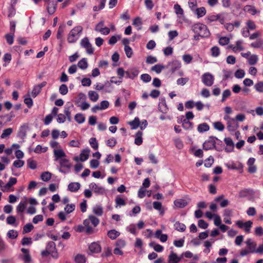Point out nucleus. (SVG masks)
Wrapping results in <instances>:
<instances>
[{
  "label": "nucleus",
  "mask_w": 263,
  "mask_h": 263,
  "mask_svg": "<svg viewBox=\"0 0 263 263\" xmlns=\"http://www.w3.org/2000/svg\"><path fill=\"white\" fill-rule=\"evenodd\" d=\"M75 261L77 263H85L86 258L84 255L78 254L75 257Z\"/></svg>",
  "instance_id": "obj_35"
},
{
  "label": "nucleus",
  "mask_w": 263,
  "mask_h": 263,
  "mask_svg": "<svg viewBox=\"0 0 263 263\" xmlns=\"http://www.w3.org/2000/svg\"><path fill=\"white\" fill-rule=\"evenodd\" d=\"M198 17H202L205 14L206 10L204 7L197 8L196 10Z\"/></svg>",
  "instance_id": "obj_45"
},
{
  "label": "nucleus",
  "mask_w": 263,
  "mask_h": 263,
  "mask_svg": "<svg viewBox=\"0 0 263 263\" xmlns=\"http://www.w3.org/2000/svg\"><path fill=\"white\" fill-rule=\"evenodd\" d=\"M256 209L254 207H250L247 211V214L249 216H254L256 214Z\"/></svg>",
  "instance_id": "obj_59"
},
{
  "label": "nucleus",
  "mask_w": 263,
  "mask_h": 263,
  "mask_svg": "<svg viewBox=\"0 0 263 263\" xmlns=\"http://www.w3.org/2000/svg\"><path fill=\"white\" fill-rule=\"evenodd\" d=\"M215 146V140L214 137H210L209 139L206 141L203 144V148L204 150H209L213 148Z\"/></svg>",
  "instance_id": "obj_9"
},
{
  "label": "nucleus",
  "mask_w": 263,
  "mask_h": 263,
  "mask_svg": "<svg viewBox=\"0 0 263 263\" xmlns=\"http://www.w3.org/2000/svg\"><path fill=\"white\" fill-rule=\"evenodd\" d=\"M89 143L91 147L97 150L98 148V143L95 138H91L89 140Z\"/></svg>",
  "instance_id": "obj_46"
},
{
  "label": "nucleus",
  "mask_w": 263,
  "mask_h": 263,
  "mask_svg": "<svg viewBox=\"0 0 263 263\" xmlns=\"http://www.w3.org/2000/svg\"><path fill=\"white\" fill-rule=\"evenodd\" d=\"M47 249L50 251H52L53 250H55V244L53 241H50L48 242Z\"/></svg>",
  "instance_id": "obj_62"
},
{
  "label": "nucleus",
  "mask_w": 263,
  "mask_h": 263,
  "mask_svg": "<svg viewBox=\"0 0 263 263\" xmlns=\"http://www.w3.org/2000/svg\"><path fill=\"white\" fill-rule=\"evenodd\" d=\"M120 235V233L116 230H111L108 232L107 236L111 239H115Z\"/></svg>",
  "instance_id": "obj_22"
},
{
  "label": "nucleus",
  "mask_w": 263,
  "mask_h": 263,
  "mask_svg": "<svg viewBox=\"0 0 263 263\" xmlns=\"http://www.w3.org/2000/svg\"><path fill=\"white\" fill-rule=\"evenodd\" d=\"M33 226L31 223H28L23 227V233L25 234L30 232L33 229Z\"/></svg>",
  "instance_id": "obj_41"
},
{
  "label": "nucleus",
  "mask_w": 263,
  "mask_h": 263,
  "mask_svg": "<svg viewBox=\"0 0 263 263\" xmlns=\"http://www.w3.org/2000/svg\"><path fill=\"white\" fill-rule=\"evenodd\" d=\"M93 212L98 216H101L103 214V209L100 206H97L93 209Z\"/></svg>",
  "instance_id": "obj_54"
},
{
  "label": "nucleus",
  "mask_w": 263,
  "mask_h": 263,
  "mask_svg": "<svg viewBox=\"0 0 263 263\" xmlns=\"http://www.w3.org/2000/svg\"><path fill=\"white\" fill-rule=\"evenodd\" d=\"M12 131H13V130L11 128H8L5 129L3 131V133H2V134L1 135V138H5L9 136V135H10L11 134V133H12Z\"/></svg>",
  "instance_id": "obj_48"
},
{
  "label": "nucleus",
  "mask_w": 263,
  "mask_h": 263,
  "mask_svg": "<svg viewBox=\"0 0 263 263\" xmlns=\"http://www.w3.org/2000/svg\"><path fill=\"white\" fill-rule=\"evenodd\" d=\"M53 153L55 160H58L60 159H63V158H64L66 156L65 152L61 148L54 149Z\"/></svg>",
  "instance_id": "obj_15"
},
{
  "label": "nucleus",
  "mask_w": 263,
  "mask_h": 263,
  "mask_svg": "<svg viewBox=\"0 0 263 263\" xmlns=\"http://www.w3.org/2000/svg\"><path fill=\"white\" fill-rule=\"evenodd\" d=\"M56 9V4L53 2H50L48 3L47 6V11L49 14H52L54 13Z\"/></svg>",
  "instance_id": "obj_23"
},
{
  "label": "nucleus",
  "mask_w": 263,
  "mask_h": 263,
  "mask_svg": "<svg viewBox=\"0 0 263 263\" xmlns=\"http://www.w3.org/2000/svg\"><path fill=\"white\" fill-rule=\"evenodd\" d=\"M128 123L131 125L132 129H136L140 125V122L138 118H135L133 121L129 122Z\"/></svg>",
  "instance_id": "obj_29"
},
{
  "label": "nucleus",
  "mask_w": 263,
  "mask_h": 263,
  "mask_svg": "<svg viewBox=\"0 0 263 263\" xmlns=\"http://www.w3.org/2000/svg\"><path fill=\"white\" fill-rule=\"evenodd\" d=\"M236 224L239 228L243 229L246 232L249 233L253 222L250 220L245 222L239 220L236 222Z\"/></svg>",
  "instance_id": "obj_5"
},
{
  "label": "nucleus",
  "mask_w": 263,
  "mask_h": 263,
  "mask_svg": "<svg viewBox=\"0 0 263 263\" xmlns=\"http://www.w3.org/2000/svg\"><path fill=\"white\" fill-rule=\"evenodd\" d=\"M209 126L205 123L200 124L198 126V130L200 133H202L209 130Z\"/></svg>",
  "instance_id": "obj_30"
},
{
  "label": "nucleus",
  "mask_w": 263,
  "mask_h": 263,
  "mask_svg": "<svg viewBox=\"0 0 263 263\" xmlns=\"http://www.w3.org/2000/svg\"><path fill=\"white\" fill-rule=\"evenodd\" d=\"M78 66L79 68L82 69H85L88 67V64L85 58L81 60L78 63Z\"/></svg>",
  "instance_id": "obj_34"
},
{
  "label": "nucleus",
  "mask_w": 263,
  "mask_h": 263,
  "mask_svg": "<svg viewBox=\"0 0 263 263\" xmlns=\"http://www.w3.org/2000/svg\"><path fill=\"white\" fill-rule=\"evenodd\" d=\"M234 76L237 79H242L245 76V72L243 69H238L235 72Z\"/></svg>",
  "instance_id": "obj_40"
},
{
  "label": "nucleus",
  "mask_w": 263,
  "mask_h": 263,
  "mask_svg": "<svg viewBox=\"0 0 263 263\" xmlns=\"http://www.w3.org/2000/svg\"><path fill=\"white\" fill-rule=\"evenodd\" d=\"M141 80L144 82H148L151 80V77L148 74H143L141 76Z\"/></svg>",
  "instance_id": "obj_60"
},
{
  "label": "nucleus",
  "mask_w": 263,
  "mask_h": 263,
  "mask_svg": "<svg viewBox=\"0 0 263 263\" xmlns=\"http://www.w3.org/2000/svg\"><path fill=\"white\" fill-rule=\"evenodd\" d=\"M99 223V220L93 215L89 216L88 218L84 220L83 224L85 226L86 233L88 235L92 234L97 232L95 228Z\"/></svg>",
  "instance_id": "obj_1"
},
{
  "label": "nucleus",
  "mask_w": 263,
  "mask_h": 263,
  "mask_svg": "<svg viewBox=\"0 0 263 263\" xmlns=\"http://www.w3.org/2000/svg\"><path fill=\"white\" fill-rule=\"evenodd\" d=\"M202 82L205 85L211 86L213 84L214 77L211 74L206 73L202 76Z\"/></svg>",
  "instance_id": "obj_7"
},
{
  "label": "nucleus",
  "mask_w": 263,
  "mask_h": 263,
  "mask_svg": "<svg viewBox=\"0 0 263 263\" xmlns=\"http://www.w3.org/2000/svg\"><path fill=\"white\" fill-rule=\"evenodd\" d=\"M47 82L44 81L41 84L35 86L32 91V96L34 98L36 97L40 93L42 88L45 86Z\"/></svg>",
  "instance_id": "obj_10"
},
{
  "label": "nucleus",
  "mask_w": 263,
  "mask_h": 263,
  "mask_svg": "<svg viewBox=\"0 0 263 263\" xmlns=\"http://www.w3.org/2000/svg\"><path fill=\"white\" fill-rule=\"evenodd\" d=\"M139 71L138 70H133L130 71H128L126 72L127 76L130 78L133 79L138 74Z\"/></svg>",
  "instance_id": "obj_39"
},
{
  "label": "nucleus",
  "mask_w": 263,
  "mask_h": 263,
  "mask_svg": "<svg viewBox=\"0 0 263 263\" xmlns=\"http://www.w3.org/2000/svg\"><path fill=\"white\" fill-rule=\"evenodd\" d=\"M24 164V161L21 160H15L13 162V166L16 168H20L23 166Z\"/></svg>",
  "instance_id": "obj_58"
},
{
  "label": "nucleus",
  "mask_w": 263,
  "mask_h": 263,
  "mask_svg": "<svg viewBox=\"0 0 263 263\" xmlns=\"http://www.w3.org/2000/svg\"><path fill=\"white\" fill-rule=\"evenodd\" d=\"M174 8L175 13H176V14L181 15H183V10L179 4H175L174 5Z\"/></svg>",
  "instance_id": "obj_42"
},
{
  "label": "nucleus",
  "mask_w": 263,
  "mask_h": 263,
  "mask_svg": "<svg viewBox=\"0 0 263 263\" xmlns=\"http://www.w3.org/2000/svg\"><path fill=\"white\" fill-rule=\"evenodd\" d=\"M74 209L75 205L74 204H67L65 208V211L67 214L71 213Z\"/></svg>",
  "instance_id": "obj_49"
},
{
  "label": "nucleus",
  "mask_w": 263,
  "mask_h": 263,
  "mask_svg": "<svg viewBox=\"0 0 263 263\" xmlns=\"http://www.w3.org/2000/svg\"><path fill=\"white\" fill-rule=\"evenodd\" d=\"M240 197H246L250 201H254L258 199L260 196L259 193L250 189H245L239 192Z\"/></svg>",
  "instance_id": "obj_2"
},
{
  "label": "nucleus",
  "mask_w": 263,
  "mask_h": 263,
  "mask_svg": "<svg viewBox=\"0 0 263 263\" xmlns=\"http://www.w3.org/2000/svg\"><path fill=\"white\" fill-rule=\"evenodd\" d=\"M212 55L214 57H217L219 54V49L217 46L213 47L211 49Z\"/></svg>",
  "instance_id": "obj_61"
},
{
  "label": "nucleus",
  "mask_w": 263,
  "mask_h": 263,
  "mask_svg": "<svg viewBox=\"0 0 263 263\" xmlns=\"http://www.w3.org/2000/svg\"><path fill=\"white\" fill-rule=\"evenodd\" d=\"M88 96L90 100L96 102L99 98L98 94L94 91H89L88 92Z\"/></svg>",
  "instance_id": "obj_31"
},
{
  "label": "nucleus",
  "mask_w": 263,
  "mask_h": 263,
  "mask_svg": "<svg viewBox=\"0 0 263 263\" xmlns=\"http://www.w3.org/2000/svg\"><path fill=\"white\" fill-rule=\"evenodd\" d=\"M251 46L255 48L262 47L263 42L261 40H257L251 44Z\"/></svg>",
  "instance_id": "obj_43"
},
{
  "label": "nucleus",
  "mask_w": 263,
  "mask_h": 263,
  "mask_svg": "<svg viewBox=\"0 0 263 263\" xmlns=\"http://www.w3.org/2000/svg\"><path fill=\"white\" fill-rule=\"evenodd\" d=\"M59 91L62 95H66L68 92V88L66 85H61L60 87Z\"/></svg>",
  "instance_id": "obj_53"
},
{
  "label": "nucleus",
  "mask_w": 263,
  "mask_h": 263,
  "mask_svg": "<svg viewBox=\"0 0 263 263\" xmlns=\"http://www.w3.org/2000/svg\"><path fill=\"white\" fill-rule=\"evenodd\" d=\"M255 90L260 93H263V82L260 81L256 83L254 85Z\"/></svg>",
  "instance_id": "obj_37"
},
{
  "label": "nucleus",
  "mask_w": 263,
  "mask_h": 263,
  "mask_svg": "<svg viewBox=\"0 0 263 263\" xmlns=\"http://www.w3.org/2000/svg\"><path fill=\"white\" fill-rule=\"evenodd\" d=\"M90 151L89 149H84L80 155V160L81 161H84L86 160L89 157V154Z\"/></svg>",
  "instance_id": "obj_21"
},
{
  "label": "nucleus",
  "mask_w": 263,
  "mask_h": 263,
  "mask_svg": "<svg viewBox=\"0 0 263 263\" xmlns=\"http://www.w3.org/2000/svg\"><path fill=\"white\" fill-rule=\"evenodd\" d=\"M181 260V258L179 257L177 255L172 252L168 256V262L169 263H178Z\"/></svg>",
  "instance_id": "obj_17"
},
{
  "label": "nucleus",
  "mask_w": 263,
  "mask_h": 263,
  "mask_svg": "<svg viewBox=\"0 0 263 263\" xmlns=\"http://www.w3.org/2000/svg\"><path fill=\"white\" fill-rule=\"evenodd\" d=\"M68 187L70 192H77L80 189V184L78 182H72L68 185Z\"/></svg>",
  "instance_id": "obj_19"
},
{
  "label": "nucleus",
  "mask_w": 263,
  "mask_h": 263,
  "mask_svg": "<svg viewBox=\"0 0 263 263\" xmlns=\"http://www.w3.org/2000/svg\"><path fill=\"white\" fill-rule=\"evenodd\" d=\"M149 246L151 247H153L155 251H156V252H161L163 249V248L162 246H161L159 244H155V243L154 242H151L149 243Z\"/></svg>",
  "instance_id": "obj_36"
},
{
  "label": "nucleus",
  "mask_w": 263,
  "mask_h": 263,
  "mask_svg": "<svg viewBox=\"0 0 263 263\" xmlns=\"http://www.w3.org/2000/svg\"><path fill=\"white\" fill-rule=\"evenodd\" d=\"M142 132L138 131L136 134V138L135 140V143L137 145H140L142 143L143 140L142 138Z\"/></svg>",
  "instance_id": "obj_20"
},
{
  "label": "nucleus",
  "mask_w": 263,
  "mask_h": 263,
  "mask_svg": "<svg viewBox=\"0 0 263 263\" xmlns=\"http://www.w3.org/2000/svg\"><path fill=\"white\" fill-rule=\"evenodd\" d=\"M242 45V41H238L236 42V44L234 47L231 46V49H232L234 52L241 51L243 50V47Z\"/></svg>",
  "instance_id": "obj_24"
},
{
  "label": "nucleus",
  "mask_w": 263,
  "mask_h": 263,
  "mask_svg": "<svg viewBox=\"0 0 263 263\" xmlns=\"http://www.w3.org/2000/svg\"><path fill=\"white\" fill-rule=\"evenodd\" d=\"M7 235L11 239H15L18 236V233L17 231L11 230L8 232Z\"/></svg>",
  "instance_id": "obj_44"
},
{
  "label": "nucleus",
  "mask_w": 263,
  "mask_h": 263,
  "mask_svg": "<svg viewBox=\"0 0 263 263\" xmlns=\"http://www.w3.org/2000/svg\"><path fill=\"white\" fill-rule=\"evenodd\" d=\"M60 164L61 167H66L69 168L71 166V164L69 161L65 158L61 159L60 160Z\"/></svg>",
  "instance_id": "obj_27"
},
{
  "label": "nucleus",
  "mask_w": 263,
  "mask_h": 263,
  "mask_svg": "<svg viewBox=\"0 0 263 263\" xmlns=\"http://www.w3.org/2000/svg\"><path fill=\"white\" fill-rule=\"evenodd\" d=\"M21 251L25 254L23 255L22 259L25 262H29L31 260V256L29 254V250L28 249L22 248Z\"/></svg>",
  "instance_id": "obj_18"
},
{
  "label": "nucleus",
  "mask_w": 263,
  "mask_h": 263,
  "mask_svg": "<svg viewBox=\"0 0 263 263\" xmlns=\"http://www.w3.org/2000/svg\"><path fill=\"white\" fill-rule=\"evenodd\" d=\"M83 27L81 26H77L73 28L68 35V42L70 43L75 42L77 40V35L81 33Z\"/></svg>",
  "instance_id": "obj_3"
},
{
  "label": "nucleus",
  "mask_w": 263,
  "mask_h": 263,
  "mask_svg": "<svg viewBox=\"0 0 263 263\" xmlns=\"http://www.w3.org/2000/svg\"><path fill=\"white\" fill-rule=\"evenodd\" d=\"M81 82L82 85L84 86H89L91 83V80L87 78H83Z\"/></svg>",
  "instance_id": "obj_55"
},
{
  "label": "nucleus",
  "mask_w": 263,
  "mask_h": 263,
  "mask_svg": "<svg viewBox=\"0 0 263 263\" xmlns=\"http://www.w3.org/2000/svg\"><path fill=\"white\" fill-rule=\"evenodd\" d=\"M17 182V179L16 178H10L8 182L3 186L2 190L3 192H8L11 189V187L15 184Z\"/></svg>",
  "instance_id": "obj_11"
},
{
  "label": "nucleus",
  "mask_w": 263,
  "mask_h": 263,
  "mask_svg": "<svg viewBox=\"0 0 263 263\" xmlns=\"http://www.w3.org/2000/svg\"><path fill=\"white\" fill-rule=\"evenodd\" d=\"M255 159L254 158H250L247 162V165L248 166V171L250 173H255L257 171V167L254 164Z\"/></svg>",
  "instance_id": "obj_8"
},
{
  "label": "nucleus",
  "mask_w": 263,
  "mask_h": 263,
  "mask_svg": "<svg viewBox=\"0 0 263 263\" xmlns=\"http://www.w3.org/2000/svg\"><path fill=\"white\" fill-rule=\"evenodd\" d=\"M247 28L249 30H254L256 28V25L254 22L248 20L246 23Z\"/></svg>",
  "instance_id": "obj_33"
},
{
  "label": "nucleus",
  "mask_w": 263,
  "mask_h": 263,
  "mask_svg": "<svg viewBox=\"0 0 263 263\" xmlns=\"http://www.w3.org/2000/svg\"><path fill=\"white\" fill-rule=\"evenodd\" d=\"M75 120L79 123H82L85 121V117L81 114H77L74 117Z\"/></svg>",
  "instance_id": "obj_47"
},
{
  "label": "nucleus",
  "mask_w": 263,
  "mask_h": 263,
  "mask_svg": "<svg viewBox=\"0 0 263 263\" xmlns=\"http://www.w3.org/2000/svg\"><path fill=\"white\" fill-rule=\"evenodd\" d=\"M89 251L92 253H98L101 252V248L97 242H92L89 246Z\"/></svg>",
  "instance_id": "obj_13"
},
{
  "label": "nucleus",
  "mask_w": 263,
  "mask_h": 263,
  "mask_svg": "<svg viewBox=\"0 0 263 263\" xmlns=\"http://www.w3.org/2000/svg\"><path fill=\"white\" fill-rule=\"evenodd\" d=\"M51 173L49 172H44L41 175V178L44 181H48L51 178Z\"/></svg>",
  "instance_id": "obj_25"
},
{
  "label": "nucleus",
  "mask_w": 263,
  "mask_h": 263,
  "mask_svg": "<svg viewBox=\"0 0 263 263\" xmlns=\"http://www.w3.org/2000/svg\"><path fill=\"white\" fill-rule=\"evenodd\" d=\"M243 10L245 12L248 13L253 15L257 13H259L260 12L259 10H257L255 7L251 5L246 6L243 8Z\"/></svg>",
  "instance_id": "obj_14"
},
{
  "label": "nucleus",
  "mask_w": 263,
  "mask_h": 263,
  "mask_svg": "<svg viewBox=\"0 0 263 263\" xmlns=\"http://www.w3.org/2000/svg\"><path fill=\"white\" fill-rule=\"evenodd\" d=\"M27 203L28 199L27 198H25L24 200L22 201L17 206L16 210L17 212H23L26 209Z\"/></svg>",
  "instance_id": "obj_16"
},
{
  "label": "nucleus",
  "mask_w": 263,
  "mask_h": 263,
  "mask_svg": "<svg viewBox=\"0 0 263 263\" xmlns=\"http://www.w3.org/2000/svg\"><path fill=\"white\" fill-rule=\"evenodd\" d=\"M174 204L176 207L182 208L186 205L187 202L183 199H179L175 200Z\"/></svg>",
  "instance_id": "obj_28"
},
{
  "label": "nucleus",
  "mask_w": 263,
  "mask_h": 263,
  "mask_svg": "<svg viewBox=\"0 0 263 263\" xmlns=\"http://www.w3.org/2000/svg\"><path fill=\"white\" fill-rule=\"evenodd\" d=\"M229 38L228 37H221L220 38L219 43L220 45H225L229 43Z\"/></svg>",
  "instance_id": "obj_57"
},
{
  "label": "nucleus",
  "mask_w": 263,
  "mask_h": 263,
  "mask_svg": "<svg viewBox=\"0 0 263 263\" xmlns=\"http://www.w3.org/2000/svg\"><path fill=\"white\" fill-rule=\"evenodd\" d=\"M175 226L177 230L181 231H184L186 228V227L184 224L181 223L179 222H176Z\"/></svg>",
  "instance_id": "obj_52"
},
{
  "label": "nucleus",
  "mask_w": 263,
  "mask_h": 263,
  "mask_svg": "<svg viewBox=\"0 0 263 263\" xmlns=\"http://www.w3.org/2000/svg\"><path fill=\"white\" fill-rule=\"evenodd\" d=\"M246 119V116L243 114H239L236 115L234 119H231V122H234L235 121L242 122Z\"/></svg>",
  "instance_id": "obj_38"
},
{
  "label": "nucleus",
  "mask_w": 263,
  "mask_h": 263,
  "mask_svg": "<svg viewBox=\"0 0 263 263\" xmlns=\"http://www.w3.org/2000/svg\"><path fill=\"white\" fill-rule=\"evenodd\" d=\"M214 127L219 130H222L224 129V125L220 122H216L214 123Z\"/></svg>",
  "instance_id": "obj_64"
},
{
  "label": "nucleus",
  "mask_w": 263,
  "mask_h": 263,
  "mask_svg": "<svg viewBox=\"0 0 263 263\" xmlns=\"http://www.w3.org/2000/svg\"><path fill=\"white\" fill-rule=\"evenodd\" d=\"M165 66L161 64H157L155 66H153L151 68L152 71H155L156 73H159L161 72V71L164 69Z\"/></svg>",
  "instance_id": "obj_32"
},
{
  "label": "nucleus",
  "mask_w": 263,
  "mask_h": 263,
  "mask_svg": "<svg viewBox=\"0 0 263 263\" xmlns=\"http://www.w3.org/2000/svg\"><path fill=\"white\" fill-rule=\"evenodd\" d=\"M5 38L7 43L11 45L13 43L14 34L12 33H8L5 35Z\"/></svg>",
  "instance_id": "obj_51"
},
{
  "label": "nucleus",
  "mask_w": 263,
  "mask_h": 263,
  "mask_svg": "<svg viewBox=\"0 0 263 263\" xmlns=\"http://www.w3.org/2000/svg\"><path fill=\"white\" fill-rule=\"evenodd\" d=\"M182 126L185 129H189L192 127L193 123L187 119H184L182 122Z\"/></svg>",
  "instance_id": "obj_50"
},
{
  "label": "nucleus",
  "mask_w": 263,
  "mask_h": 263,
  "mask_svg": "<svg viewBox=\"0 0 263 263\" xmlns=\"http://www.w3.org/2000/svg\"><path fill=\"white\" fill-rule=\"evenodd\" d=\"M32 243L31 237H24L22 240V245L23 246L30 245Z\"/></svg>",
  "instance_id": "obj_56"
},
{
  "label": "nucleus",
  "mask_w": 263,
  "mask_h": 263,
  "mask_svg": "<svg viewBox=\"0 0 263 263\" xmlns=\"http://www.w3.org/2000/svg\"><path fill=\"white\" fill-rule=\"evenodd\" d=\"M248 63L250 65H253L257 63L258 58V56L256 54L251 55L249 58L248 59Z\"/></svg>",
  "instance_id": "obj_26"
},
{
  "label": "nucleus",
  "mask_w": 263,
  "mask_h": 263,
  "mask_svg": "<svg viewBox=\"0 0 263 263\" xmlns=\"http://www.w3.org/2000/svg\"><path fill=\"white\" fill-rule=\"evenodd\" d=\"M95 30L105 35L108 34L110 32L109 28L104 26V23L103 21H101L97 24L95 27Z\"/></svg>",
  "instance_id": "obj_6"
},
{
  "label": "nucleus",
  "mask_w": 263,
  "mask_h": 263,
  "mask_svg": "<svg viewBox=\"0 0 263 263\" xmlns=\"http://www.w3.org/2000/svg\"><path fill=\"white\" fill-rule=\"evenodd\" d=\"M81 45L86 49V51L88 54H91L93 53L94 49L90 43L88 37H84L81 40Z\"/></svg>",
  "instance_id": "obj_4"
},
{
  "label": "nucleus",
  "mask_w": 263,
  "mask_h": 263,
  "mask_svg": "<svg viewBox=\"0 0 263 263\" xmlns=\"http://www.w3.org/2000/svg\"><path fill=\"white\" fill-rule=\"evenodd\" d=\"M248 249L250 250L251 253H256V243L253 241L251 238L248 239L246 241Z\"/></svg>",
  "instance_id": "obj_12"
},
{
  "label": "nucleus",
  "mask_w": 263,
  "mask_h": 263,
  "mask_svg": "<svg viewBox=\"0 0 263 263\" xmlns=\"http://www.w3.org/2000/svg\"><path fill=\"white\" fill-rule=\"evenodd\" d=\"M126 56L128 58H130L133 54V51L129 46H126L124 48Z\"/></svg>",
  "instance_id": "obj_63"
}]
</instances>
